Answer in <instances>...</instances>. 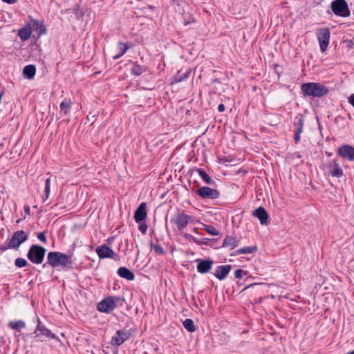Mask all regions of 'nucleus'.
Instances as JSON below:
<instances>
[{"instance_id": "obj_10", "label": "nucleus", "mask_w": 354, "mask_h": 354, "mask_svg": "<svg viewBox=\"0 0 354 354\" xmlns=\"http://www.w3.org/2000/svg\"><path fill=\"white\" fill-rule=\"evenodd\" d=\"M304 124V118L303 115L298 114L295 118L293 123L294 127V141L298 143L301 140V134L303 132V127Z\"/></svg>"}, {"instance_id": "obj_33", "label": "nucleus", "mask_w": 354, "mask_h": 354, "mask_svg": "<svg viewBox=\"0 0 354 354\" xmlns=\"http://www.w3.org/2000/svg\"><path fill=\"white\" fill-rule=\"evenodd\" d=\"M183 326L186 330L189 332H194L196 330V327L194 326V321L191 319H186L183 323Z\"/></svg>"}, {"instance_id": "obj_47", "label": "nucleus", "mask_w": 354, "mask_h": 354, "mask_svg": "<svg viewBox=\"0 0 354 354\" xmlns=\"http://www.w3.org/2000/svg\"><path fill=\"white\" fill-rule=\"evenodd\" d=\"M24 210L26 214H30V208L28 206L25 207Z\"/></svg>"}, {"instance_id": "obj_26", "label": "nucleus", "mask_w": 354, "mask_h": 354, "mask_svg": "<svg viewBox=\"0 0 354 354\" xmlns=\"http://www.w3.org/2000/svg\"><path fill=\"white\" fill-rule=\"evenodd\" d=\"M146 67L138 64L137 62L133 63L131 69V73L133 75L138 76L146 72Z\"/></svg>"}, {"instance_id": "obj_22", "label": "nucleus", "mask_w": 354, "mask_h": 354, "mask_svg": "<svg viewBox=\"0 0 354 354\" xmlns=\"http://www.w3.org/2000/svg\"><path fill=\"white\" fill-rule=\"evenodd\" d=\"M31 34L32 30L31 26L29 24V22L25 27L20 28L18 31V36L22 41L28 40L30 37Z\"/></svg>"}, {"instance_id": "obj_50", "label": "nucleus", "mask_w": 354, "mask_h": 354, "mask_svg": "<svg viewBox=\"0 0 354 354\" xmlns=\"http://www.w3.org/2000/svg\"><path fill=\"white\" fill-rule=\"evenodd\" d=\"M173 3H175L177 0H171Z\"/></svg>"}, {"instance_id": "obj_45", "label": "nucleus", "mask_w": 354, "mask_h": 354, "mask_svg": "<svg viewBox=\"0 0 354 354\" xmlns=\"http://www.w3.org/2000/svg\"><path fill=\"white\" fill-rule=\"evenodd\" d=\"M218 111L220 113H222V112H223L225 111V106H224L223 104H218Z\"/></svg>"}, {"instance_id": "obj_32", "label": "nucleus", "mask_w": 354, "mask_h": 354, "mask_svg": "<svg viewBox=\"0 0 354 354\" xmlns=\"http://www.w3.org/2000/svg\"><path fill=\"white\" fill-rule=\"evenodd\" d=\"M71 100H65L60 104L61 112H63L65 115L67 114L71 110Z\"/></svg>"}, {"instance_id": "obj_14", "label": "nucleus", "mask_w": 354, "mask_h": 354, "mask_svg": "<svg viewBox=\"0 0 354 354\" xmlns=\"http://www.w3.org/2000/svg\"><path fill=\"white\" fill-rule=\"evenodd\" d=\"M95 252L100 259L113 258L115 254L114 251L106 245L98 246Z\"/></svg>"}, {"instance_id": "obj_13", "label": "nucleus", "mask_w": 354, "mask_h": 354, "mask_svg": "<svg viewBox=\"0 0 354 354\" xmlns=\"http://www.w3.org/2000/svg\"><path fill=\"white\" fill-rule=\"evenodd\" d=\"M198 263L196 268L197 271L201 274H205L209 272L214 264V261L211 259H201L196 260Z\"/></svg>"}, {"instance_id": "obj_42", "label": "nucleus", "mask_w": 354, "mask_h": 354, "mask_svg": "<svg viewBox=\"0 0 354 354\" xmlns=\"http://www.w3.org/2000/svg\"><path fill=\"white\" fill-rule=\"evenodd\" d=\"M234 277L236 279H241L243 277V270L241 269H238L234 272Z\"/></svg>"}, {"instance_id": "obj_38", "label": "nucleus", "mask_w": 354, "mask_h": 354, "mask_svg": "<svg viewBox=\"0 0 354 354\" xmlns=\"http://www.w3.org/2000/svg\"><path fill=\"white\" fill-rule=\"evenodd\" d=\"M73 12L76 15L77 19H80L84 15V12L80 9L79 6H76L75 8L73 9Z\"/></svg>"}, {"instance_id": "obj_37", "label": "nucleus", "mask_w": 354, "mask_h": 354, "mask_svg": "<svg viewBox=\"0 0 354 354\" xmlns=\"http://www.w3.org/2000/svg\"><path fill=\"white\" fill-rule=\"evenodd\" d=\"M231 158H232V156H217V158H218L217 161L220 163H224V164L227 165V163L232 162L233 160Z\"/></svg>"}, {"instance_id": "obj_11", "label": "nucleus", "mask_w": 354, "mask_h": 354, "mask_svg": "<svg viewBox=\"0 0 354 354\" xmlns=\"http://www.w3.org/2000/svg\"><path fill=\"white\" fill-rule=\"evenodd\" d=\"M131 335L129 330H119L116 332L115 335L113 336L111 344L113 346H120L125 341L128 340Z\"/></svg>"}, {"instance_id": "obj_41", "label": "nucleus", "mask_w": 354, "mask_h": 354, "mask_svg": "<svg viewBox=\"0 0 354 354\" xmlns=\"http://www.w3.org/2000/svg\"><path fill=\"white\" fill-rule=\"evenodd\" d=\"M147 225L146 224H140L139 226H138V229L143 234H145L147 233Z\"/></svg>"}, {"instance_id": "obj_23", "label": "nucleus", "mask_w": 354, "mask_h": 354, "mask_svg": "<svg viewBox=\"0 0 354 354\" xmlns=\"http://www.w3.org/2000/svg\"><path fill=\"white\" fill-rule=\"evenodd\" d=\"M8 326L12 330L21 331L26 328V323L23 320L10 321L8 323Z\"/></svg>"}, {"instance_id": "obj_5", "label": "nucleus", "mask_w": 354, "mask_h": 354, "mask_svg": "<svg viewBox=\"0 0 354 354\" xmlns=\"http://www.w3.org/2000/svg\"><path fill=\"white\" fill-rule=\"evenodd\" d=\"M46 250L37 244L31 245L27 253V258L35 264H41L44 259Z\"/></svg>"}, {"instance_id": "obj_49", "label": "nucleus", "mask_w": 354, "mask_h": 354, "mask_svg": "<svg viewBox=\"0 0 354 354\" xmlns=\"http://www.w3.org/2000/svg\"><path fill=\"white\" fill-rule=\"evenodd\" d=\"M346 354H354V350L353 351H351L349 353H347Z\"/></svg>"}, {"instance_id": "obj_31", "label": "nucleus", "mask_w": 354, "mask_h": 354, "mask_svg": "<svg viewBox=\"0 0 354 354\" xmlns=\"http://www.w3.org/2000/svg\"><path fill=\"white\" fill-rule=\"evenodd\" d=\"M50 178H48L45 181V187H44V194L42 196V198H43L44 201H46L48 198L49 195H50Z\"/></svg>"}, {"instance_id": "obj_30", "label": "nucleus", "mask_w": 354, "mask_h": 354, "mask_svg": "<svg viewBox=\"0 0 354 354\" xmlns=\"http://www.w3.org/2000/svg\"><path fill=\"white\" fill-rule=\"evenodd\" d=\"M191 71L187 70L184 73H181V71H178L174 77V80L176 82H182L189 76Z\"/></svg>"}, {"instance_id": "obj_8", "label": "nucleus", "mask_w": 354, "mask_h": 354, "mask_svg": "<svg viewBox=\"0 0 354 354\" xmlns=\"http://www.w3.org/2000/svg\"><path fill=\"white\" fill-rule=\"evenodd\" d=\"M317 39L319 41L320 50L324 53L328 46L330 37V32L328 28H320L317 32Z\"/></svg>"}, {"instance_id": "obj_1", "label": "nucleus", "mask_w": 354, "mask_h": 354, "mask_svg": "<svg viewBox=\"0 0 354 354\" xmlns=\"http://www.w3.org/2000/svg\"><path fill=\"white\" fill-rule=\"evenodd\" d=\"M301 92L303 95L315 97H322L327 95L328 88L319 82H308L301 84Z\"/></svg>"}, {"instance_id": "obj_6", "label": "nucleus", "mask_w": 354, "mask_h": 354, "mask_svg": "<svg viewBox=\"0 0 354 354\" xmlns=\"http://www.w3.org/2000/svg\"><path fill=\"white\" fill-rule=\"evenodd\" d=\"M333 12L338 17H348L351 15L348 3L346 0H334L330 3Z\"/></svg>"}, {"instance_id": "obj_9", "label": "nucleus", "mask_w": 354, "mask_h": 354, "mask_svg": "<svg viewBox=\"0 0 354 354\" xmlns=\"http://www.w3.org/2000/svg\"><path fill=\"white\" fill-rule=\"evenodd\" d=\"M190 218L191 216L183 212H178L171 218V222L176 225L179 231H183L187 227Z\"/></svg>"}, {"instance_id": "obj_2", "label": "nucleus", "mask_w": 354, "mask_h": 354, "mask_svg": "<svg viewBox=\"0 0 354 354\" xmlns=\"http://www.w3.org/2000/svg\"><path fill=\"white\" fill-rule=\"evenodd\" d=\"M124 299L118 296H109L100 301L97 306L100 312L109 313L113 311L118 306H122Z\"/></svg>"}, {"instance_id": "obj_27", "label": "nucleus", "mask_w": 354, "mask_h": 354, "mask_svg": "<svg viewBox=\"0 0 354 354\" xmlns=\"http://www.w3.org/2000/svg\"><path fill=\"white\" fill-rule=\"evenodd\" d=\"M337 155H354V147L344 145L338 149Z\"/></svg>"}, {"instance_id": "obj_34", "label": "nucleus", "mask_w": 354, "mask_h": 354, "mask_svg": "<svg viewBox=\"0 0 354 354\" xmlns=\"http://www.w3.org/2000/svg\"><path fill=\"white\" fill-rule=\"evenodd\" d=\"M204 230L212 236H217L218 235V230L212 225H205Z\"/></svg>"}, {"instance_id": "obj_17", "label": "nucleus", "mask_w": 354, "mask_h": 354, "mask_svg": "<svg viewBox=\"0 0 354 354\" xmlns=\"http://www.w3.org/2000/svg\"><path fill=\"white\" fill-rule=\"evenodd\" d=\"M231 268L232 266L230 265L219 266L216 268L214 274L219 280H224L227 277Z\"/></svg>"}, {"instance_id": "obj_25", "label": "nucleus", "mask_w": 354, "mask_h": 354, "mask_svg": "<svg viewBox=\"0 0 354 354\" xmlns=\"http://www.w3.org/2000/svg\"><path fill=\"white\" fill-rule=\"evenodd\" d=\"M36 67L34 65H27L24 68L23 73L28 79H32L35 75Z\"/></svg>"}, {"instance_id": "obj_40", "label": "nucleus", "mask_w": 354, "mask_h": 354, "mask_svg": "<svg viewBox=\"0 0 354 354\" xmlns=\"http://www.w3.org/2000/svg\"><path fill=\"white\" fill-rule=\"evenodd\" d=\"M37 239L44 243H46L45 232H39L37 234Z\"/></svg>"}, {"instance_id": "obj_29", "label": "nucleus", "mask_w": 354, "mask_h": 354, "mask_svg": "<svg viewBox=\"0 0 354 354\" xmlns=\"http://www.w3.org/2000/svg\"><path fill=\"white\" fill-rule=\"evenodd\" d=\"M196 171L198 172L200 177L202 178V180L208 185H212L214 183V180L212 179V178L206 173L205 171H204L202 169H197Z\"/></svg>"}, {"instance_id": "obj_3", "label": "nucleus", "mask_w": 354, "mask_h": 354, "mask_svg": "<svg viewBox=\"0 0 354 354\" xmlns=\"http://www.w3.org/2000/svg\"><path fill=\"white\" fill-rule=\"evenodd\" d=\"M48 263L53 268L65 267L72 261L70 257L59 252H50L47 255Z\"/></svg>"}, {"instance_id": "obj_21", "label": "nucleus", "mask_w": 354, "mask_h": 354, "mask_svg": "<svg viewBox=\"0 0 354 354\" xmlns=\"http://www.w3.org/2000/svg\"><path fill=\"white\" fill-rule=\"evenodd\" d=\"M117 273L120 277L129 281H132L135 278V274L133 272L125 267L119 268Z\"/></svg>"}, {"instance_id": "obj_46", "label": "nucleus", "mask_w": 354, "mask_h": 354, "mask_svg": "<svg viewBox=\"0 0 354 354\" xmlns=\"http://www.w3.org/2000/svg\"><path fill=\"white\" fill-rule=\"evenodd\" d=\"M3 2H6L9 4L15 3L17 1L16 0H2Z\"/></svg>"}, {"instance_id": "obj_48", "label": "nucleus", "mask_w": 354, "mask_h": 354, "mask_svg": "<svg viewBox=\"0 0 354 354\" xmlns=\"http://www.w3.org/2000/svg\"><path fill=\"white\" fill-rule=\"evenodd\" d=\"M349 160H353L354 156H346Z\"/></svg>"}, {"instance_id": "obj_51", "label": "nucleus", "mask_w": 354, "mask_h": 354, "mask_svg": "<svg viewBox=\"0 0 354 354\" xmlns=\"http://www.w3.org/2000/svg\"><path fill=\"white\" fill-rule=\"evenodd\" d=\"M2 158H7V156H0V160H1Z\"/></svg>"}, {"instance_id": "obj_39", "label": "nucleus", "mask_w": 354, "mask_h": 354, "mask_svg": "<svg viewBox=\"0 0 354 354\" xmlns=\"http://www.w3.org/2000/svg\"><path fill=\"white\" fill-rule=\"evenodd\" d=\"M345 44V48L347 50H350L353 48L354 42L351 39H346L344 41Z\"/></svg>"}, {"instance_id": "obj_16", "label": "nucleus", "mask_w": 354, "mask_h": 354, "mask_svg": "<svg viewBox=\"0 0 354 354\" xmlns=\"http://www.w3.org/2000/svg\"><path fill=\"white\" fill-rule=\"evenodd\" d=\"M29 24L31 26V30L32 29L36 31L39 36L46 35L47 33V30L45 25L39 20L31 19L29 21Z\"/></svg>"}, {"instance_id": "obj_7", "label": "nucleus", "mask_w": 354, "mask_h": 354, "mask_svg": "<svg viewBox=\"0 0 354 354\" xmlns=\"http://www.w3.org/2000/svg\"><path fill=\"white\" fill-rule=\"evenodd\" d=\"M28 235L24 230H17L14 232L12 238L8 240V247L10 249H18L19 246L26 241Z\"/></svg>"}, {"instance_id": "obj_18", "label": "nucleus", "mask_w": 354, "mask_h": 354, "mask_svg": "<svg viewBox=\"0 0 354 354\" xmlns=\"http://www.w3.org/2000/svg\"><path fill=\"white\" fill-rule=\"evenodd\" d=\"M252 215L259 220L261 225H266L268 223L269 216L264 207H258L253 212Z\"/></svg>"}, {"instance_id": "obj_36", "label": "nucleus", "mask_w": 354, "mask_h": 354, "mask_svg": "<svg viewBox=\"0 0 354 354\" xmlns=\"http://www.w3.org/2000/svg\"><path fill=\"white\" fill-rule=\"evenodd\" d=\"M151 248L158 254L162 255L164 254V250L160 245L151 243Z\"/></svg>"}, {"instance_id": "obj_44", "label": "nucleus", "mask_w": 354, "mask_h": 354, "mask_svg": "<svg viewBox=\"0 0 354 354\" xmlns=\"http://www.w3.org/2000/svg\"><path fill=\"white\" fill-rule=\"evenodd\" d=\"M348 102L350 104H351L354 108V94L351 95L348 98Z\"/></svg>"}, {"instance_id": "obj_15", "label": "nucleus", "mask_w": 354, "mask_h": 354, "mask_svg": "<svg viewBox=\"0 0 354 354\" xmlns=\"http://www.w3.org/2000/svg\"><path fill=\"white\" fill-rule=\"evenodd\" d=\"M326 168L333 177L340 178L343 176V171L336 160L327 165Z\"/></svg>"}, {"instance_id": "obj_35", "label": "nucleus", "mask_w": 354, "mask_h": 354, "mask_svg": "<svg viewBox=\"0 0 354 354\" xmlns=\"http://www.w3.org/2000/svg\"><path fill=\"white\" fill-rule=\"evenodd\" d=\"M15 264L18 268H24L27 266L28 262L25 259L19 257L15 259Z\"/></svg>"}, {"instance_id": "obj_12", "label": "nucleus", "mask_w": 354, "mask_h": 354, "mask_svg": "<svg viewBox=\"0 0 354 354\" xmlns=\"http://www.w3.org/2000/svg\"><path fill=\"white\" fill-rule=\"evenodd\" d=\"M196 193L202 198L216 199L219 197V192L209 187H202Z\"/></svg>"}, {"instance_id": "obj_4", "label": "nucleus", "mask_w": 354, "mask_h": 354, "mask_svg": "<svg viewBox=\"0 0 354 354\" xmlns=\"http://www.w3.org/2000/svg\"><path fill=\"white\" fill-rule=\"evenodd\" d=\"M37 324L34 334L37 342H45L48 338L59 340L57 335L46 328L39 318H37Z\"/></svg>"}, {"instance_id": "obj_24", "label": "nucleus", "mask_w": 354, "mask_h": 354, "mask_svg": "<svg viewBox=\"0 0 354 354\" xmlns=\"http://www.w3.org/2000/svg\"><path fill=\"white\" fill-rule=\"evenodd\" d=\"M129 46H128L127 44L122 42V41H119L117 44V49H118L119 53L117 54L116 55L113 56V59H118L120 58L122 56H123L127 53V51L129 50Z\"/></svg>"}, {"instance_id": "obj_28", "label": "nucleus", "mask_w": 354, "mask_h": 354, "mask_svg": "<svg viewBox=\"0 0 354 354\" xmlns=\"http://www.w3.org/2000/svg\"><path fill=\"white\" fill-rule=\"evenodd\" d=\"M257 251V246H247L243 248H240L236 250L234 253L236 255H239L242 254H253Z\"/></svg>"}, {"instance_id": "obj_43", "label": "nucleus", "mask_w": 354, "mask_h": 354, "mask_svg": "<svg viewBox=\"0 0 354 354\" xmlns=\"http://www.w3.org/2000/svg\"><path fill=\"white\" fill-rule=\"evenodd\" d=\"M8 249H10V247H8V243L7 245H0V253L4 252Z\"/></svg>"}, {"instance_id": "obj_19", "label": "nucleus", "mask_w": 354, "mask_h": 354, "mask_svg": "<svg viewBox=\"0 0 354 354\" xmlns=\"http://www.w3.org/2000/svg\"><path fill=\"white\" fill-rule=\"evenodd\" d=\"M147 217L146 204L142 203L136 209L134 214V219L137 223L144 221Z\"/></svg>"}, {"instance_id": "obj_20", "label": "nucleus", "mask_w": 354, "mask_h": 354, "mask_svg": "<svg viewBox=\"0 0 354 354\" xmlns=\"http://www.w3.org/2000/svg\"><path fill=\"white\" fill-rule=\"evenodd\" d=\"M239 245V240L234 236H226L223 242V247L234 249Z\"/></svg>"}]
</instances>
